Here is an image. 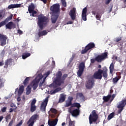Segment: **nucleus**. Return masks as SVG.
<instances>
[{"mask_svg":"<svg viewBox=\"0 0 126 126\" xmlns=\"http://www.w3.org/2000/svg\"><path fill=\"white\" fill-rule=\"evenodd\" d=\"M49 18L41 14L38 16L37 25L39 28L38 30V35L39 37H42L48 34V32L46 30H43L44 29V26L47 25V23H49Z\"/></svg>","mask_w":126,"mask_h":126,"instance_id":"f257e3e1","label":"nucleus"},{"mask_svg":"<svg viewBox=\"0 0 126 126\" xmlns=\"http://www.w3.org/2000/svg\"><path fill=\"white\" fill-rule=\"evenodd\" d=\"M63 75L62 71H58L56 74V78L54 79L53 83L49 85L50 88H57L58 86H61L62 84L64 83L66 77H67V74H64Z\"/></svg>","mask_w":126,"mask_h":126,"instance_id":"f03ea898","label":"nucleus"},{"mask_svg":"<svg viewBox=\"0 0 126 126\" xmlns=\"http://www.w3.org/2000/svg\"><path fill=\"white\" fill-rule=\"evenodd\" d=\"M102 74L104 79H106L108 77V69H107V67H104L102 69H98L97 71L94 73L92 77L94 79H94L101 80L103 77Z\"/></svg>","mask_w":126,"mask_h":126,"instance_id":"7ed1b4c3","label":"nucleus"},{"mask_svg":"<svg viewBox=\"0 0 126 126\" xmlns=\"http://www.w3.org/2000/svg\"><path fill=\"white\" fill-rule=\"evenodd\" d=\"M43 78L42 74H39L32 81V88L33 90H36L39 85V82Z\"/></svg>","mask_w":126,"mask_h":126,"instance_id":"20e7f679","label":"nucleus"},{"mask_svg":"<svg viewBox=\"0 0 126 126\" xmlns=\"http://www.w3.org/2000/svg\"><path fill=\"white\" fill-rule=\"evenodd\" d=\"M98 117H99L98 116V114L96 113V111H93L92 112V114L90 115L89 117L90 125H92L93 123H96V122H97L98 120Z\"/></svg>","mask_w":126,"mask_h":126,"instance_id":"39448f33","label":"nucleus"},{"mask_svg":"<svg viewBox=\"0 0 126 126\" xmlns=\"http://www.w3.org/2000/svg\"><path fill=\"white\" fill-rule=\"evenodd\" d=\"M108 59V52H104L95 57V61L97 63H102L103 61Z\"/></svg>","mask_w":126,"mask_h":126,"instance_id":"423d86ee","label":"nucleus"},{"mask_svg":"<svg viewBox=\"0 0 126 126\" xmlns=\"http://www.w3.org/2000/svg\"><path fill=\"white\" fill-rule=\"evenodd\" d=\"M38 118L39 115H38V114H34L32 115L27 122V125H29L28 126H33L35 123V121H37V119Z\"/></svg>","mask_w":126,"mask_h":126,"instance_id":"0eeeda50","label":"nucleus"},{"mask_svg":"<svg viewBox=\"0 0 126 126\" xmlns=\"http://www.w3.org/2000/svg\"><path fill=\"white\" fill-rule=\"evenodd\" d=\"M50 10L53 12V14H57L60 12V4L56 3L53 4L50 7Z\"/></svg>","mask_w":126,"mask_h":126,"instance_id":"6e6552de","label":"nucleus"},{"mask_svg":"<svg viewBox=\"0 0 126 126\" xmlns=\"http://www.w3.org/2000/svg\"><path fill=\"white\" fill-rule=\"evenodd\" d=\"M94 85H95V80L93 77H92L87 82L86 87L87 89H92Z\"/></svg>","mask_w":126,"mask_h":126,"instance_id":"1a4fd4ad","label":"nucleus"},{"mask_svg":"<svg viewBox=\"0 0 126 126\" xmlns=\"http://www.w3.org/2000/svg\"><path fill=\"white\" fill-rule=\"evenodd\" d=\"M84 68H85V64L84 63L82 62L79 65V70L77 72V74L79 77H80L82 75V73L84 71Z\"/></svg>","mask_w":126,"mask_h":126,"instance_id":"9d476101","label":"nucleus"},{"mask_svg":"<svg viewBox=\"0 0 126 126\" xmlns=\"http://www.w3.org/2000/svg\"><path fill=\"white\" fill-rule=\"evenodd\" d=\"M49 98H50V97L47 96L42 102L40 106L41 111H46V108L47 107V105H48V102H49Z\"/></svg>","mask_w":126,"mask_h":126,"instance_id":"9b49d317","label":"nucleus"},{"mask_svg":"<svg viewBox=\"0 0 126 126\" xmlns=\"http://www.w3.org/2000/svg\"><path fill=\"white\" fill-rule=\"evenodd\" d=\"M6 40H7V36L0 33V42L2 47L6 45Z\"/></svg>","mask_w":126,"mask_h":126,"instance_id":"f8f14e48","label":"nucleus"},{"mask_svg":"<svg viewBox=\"0 0 126 126\" xmlns=\"http://www.w3.org/2000/svg\"><path fill=\"white\" fill-rule=\"evenodd\" d=\"M72 108H77L73 110V111H79L80 108H81V105H80V103L75 102L72 104L71 107L69 108L68 111H71Z\"/></svg>","mask_w":126,"mask_h":126,"instance_id":"ddd939ff","label":"nucleus"},{"mask_svg":"<svg viewBox=\"0 0 126 126\" xmlns=\"http://www.w3.org/2000/svg\"><path fill=\"white\" fill-rule=\"evenodd\" d=\"M69 15L72 20H75V18H76V8L74 7L70 10Z\"/></svg>","mask_w":126,"mask_h":126,"instance_id":"4468645a","label":"nucleus"},{"mask_svg":"<svg viewBox=\"0 0 126 126\" xmlns=\"http://www.w3.org/2000/svg\"><path fill=\"white\" fill-rule=\"evenodd\" d=\"M13 17V15L11 14L8 18H6L5 20L1 22L0 23V28L2 26H4L6 24H7V22L9 21V20H11L12 19V17Z\"/></svg>","mask_w":126,"mask_h":126,"instance_id":"2eb2a0df","label":"nucleus"},{"mask_svg":"<svg viewBox=\"0 0 126 126\" xmlns=\"http://www.w3.org/2000/svg\"><path fill=\"white\" fill-rule=\"evenodd\" d=\"M60 13L53 14L51 18V21L53 24H55L57 22Z\"/></svg>","mask_w":126,"mask_h":126,"instance_id":"dca6fc26","label":"nucleus"},{"mask_svg":"<svg viewBox=\"0 0 126 126\" xmlns=\"http://www.w3.org/2000/svg\"><path fill=\"white\" fill-rule=\"evenodd\" d=\"M126 105V99L123 100H122L121 102L119 103V104L118 105L117 108L119 109V111H123Z\"/></svg>","mask_w":126,"mask_h":126,"instance_id":"f3484780","label":"nucleus"},{"mask_svg":"<svg viewBox=\"0 0 126 126\" xmlns=\"http://www.w3.org/2000/svg\"><path fill=\"white\" fill-rule=\"evenodd\" d=\"M6 29H9L10 30L11 29H14L15 28V24L13 23V22H9L7 24L5 25Z\"/></svg>","mask_w":126,"mask_h":126,"instance_id":"a211bd4d","label":"nucleus"},{"mask_svg":"<svg viewBox=\"0 0 126 126\" xmlns=\"http://www.w3.org/2000/svg\"><path fill=\"white\" fill-rule=\"evenodd\" d=\"M72 100H73V97L72 96H69L68 99L66 101L65 107L71 106L72 105Z\"/></svg>","mask_w":126,"mask_h":126,"instance_id":"6ab92c4d","label":"nucleus"},{"mask_svg":"<svg viewBox=\"0 0 126 126\" xmlns=\"http://www.w3.org/2000/svg\"><path fill=\"white\" fill-rule=\"evenodd\" d=\"M66 95L64 94H61L59 100V103H63L65 101Z\"/></svg>","mask_w":126,"mask_h":126,"instance_id":"aec40b11","label":"nucleus"},{"mask_svg":"<svg viewBox=\"0 0 126 126\" xmlns=\"http://www.w3.org/2000/svg\"><path fill=\"white\" fill-rule=\"evenodd\" d=\"M58 121H59V119H58V118L56 119L54 121H51V120H49L48 125L49 126H57V124H58Z\"/></svg>","mask_w":126,"mask_h":126,"instance_id":"412c9836","label":"nucleus"},{"mask_svg":"<svg viewBox=\"0 0 126 126\" xmlns=\"http://www.w3.org/2000/svg\"><path fill=\"white\" fill-rule=\"evenodd\" d=\"M12 63V59L10 58L5 61L4 66V68H7L8 67L9 64H11Z\"/></svg>","mask_w":126,"mask_h":126,"instance_id":"4be33fe9","label":"nucleus"},{"mask_svg":"<svg viewBox=\"0 0 126 126\" xmlns=\"http://www.w3.org/2000/svg\"><path fill=\"white\" fill-rule=\"evenodd\" d=\"M43 86V88L47 87V83H46V77L43 78L42 81H40L39 84V87L41 88Z\"/></svg>","mask_w":126,"mask_h":126,"instance_id":"5701e85b","label":"nucleus"},{"mask_svg":"<svg viewBox=\"0 0 126 126\" xmlns=\"http://www.w3.org/2000/svg\"><path fill=\"white\" fill-rule=\"evenodd\" d=\"M55 89L54 91H50V94L51 95H54V94H56V93H58V92H59V91H62V88H58L56 87V88H54Z\"/></svg>","mask_w":126,"mask_h":126,"instance_id":"b1692460","label":"nucleus"},{"mask_svg":"<svg viewBox=\"0 0 126 126\" xmlns=\"http://www.w3.org/2000/svg\"><path fill=\"white\" fill-rule=\"evenodd\" d=\"M69 113L71 114L72 117H77V116H79V114L80 113V111H69Z\"/></svg>","mask_w":126,"mask_h":126,"instance_id":"393cba45","label":"nucleus"},{"mask_svg":"<svg viewBox=\"0 0 126 126\" xmlns=\"http://www.w3.org/2000/svg\"><path fill=\"white\" fill-rule=\"evenodd\" d=\"M20 6H21V4H11L8 6V8L9 9H11V8H17L18 7H20Z\"/></svg>","mask_w":126,"mask_h":126,"instance_id":"a878e982","label":"nucleus"},{"mask_svg":"<svg viewBox=\"0 0 126 126\" xmlns=\"http://www.w3.org/2000/svg\"><path fill=\"white\" fill-rule=\"evenodd\" d=\"M86 47L89 50H91V49L95 48V43L94 42H90Z\"/></svg>","mask_w":126,"mask_h":126,"instance_id":"bb28decb","label":"nucleus"},{"mask_svg":"<svg viewBox=\"0 0 126 126\" xmlns=\"http://www.w3.org/2000/svg\"><path fill=\"white\" fill-rule=\"evenodd\" d=\"M35 9V6L34 5V4L33 3H31V5L29 6L28 8V11L29 13H31L33 10Z\"/></svg>","mask_w":126,"mask_h":126,"instance_id":"cd10ccee","label":"nucleus"},{"mask_svg":"<svg viewBox=\"0 0 126 126\" xmlns=\"http://www.w3.org/2000/svg\"><path fill=\"white\" fill-rule=\"evenodd\" d=\"M121 77L122 76H121V74H120L118 76L113 78L112 81L114 84H116V83H118V81L121 79Z\"/></svg>","mask_w":126,"mask_h":126,"instance_id":"c85d7f7f","label":"nucleus"},{"mask_svg":"<svg viewBox=\"0 0 126 126\" xmlns=\"http://www.w3.org/2000/svg\"><path fill=\"white\" fill-rule=\"evenodd\" d=\"M23 91H24V86L22 85L20 87L18 91V95L19 96L22 95V93H23Z\"/></svg>","mask_w":126,"mask_h":126,"instance_id":"c756f323","label":"nucleus"},{"mask_svg":"<svg viewBox=\"0 0 126 126\" xmlns=\"http://www.w3.org/2000/svg\"><path fill=\"white\" fill-rule=\"evenodd\" d=\"M111 97H112L111 94H108L106 96H104L103 97V101H104L105 102H108L109 100H110V99L111 98Z\"/></svg>","mask_w":126,"mask_h":126,"instance_id":"7c9ffc66","label":"nucleus"},{"mask_svg":"<svg viewBox=\"0 0 126 126\" xmlns=\"http://www.w3.org/2000/svg\"><path fill=\"white\" fill-rule=\"evenodd\" d=\"M29 80H30V77H27L26 78L23 82V84L25 86H27V85L29 83Z\"/></svg>","mask_w":126,"mask_h":126,"instance_id":"2f4dec72","label":"nucleus"},{"mask_svg":"<svg viewBox=\"0 0 126 126\" xmlns=\"http://www.w3.org/2000/svg\"><path fill=\"white\" fill-rule=\"evenodd\" d=\"M114 63H112L109 67V69H110V73H113L114 72Z\"/></svg>","mask_w":126,"mask_h":126,"instance_id":"473e14b6","label":"nucleus"},{"mask_svg":"<svg viewBox=\"0 0 126 126\" xmlns=\"http://www.w3.org/2000/svg\"><path fill=\"white\" fill-rule=\"evenodd\" d=\"M31 56V54L28 53H24L22 55V59L23 60H25V59H27L28 57H30Z\"/></svg>","mask_w":126,"mask_h":126,"instance_id":"72a5a7b5","label":"nucleus"},{"mask_svg":"<svg viewBox=\"0 0 126 126\" xmlns=\"http://www.w3.org/2000/svg\"><path fill=\"white\" fill-rule=\"evenodd\" d=\"M114 117H115V112H112L108 115L107 117V120H108V121H110V120H112V119H113Z\"/></svg>","mask_w":126,"mask_h":126,"instance_id":"f704fd0d","label":"nucleus"},{"mask_svg":"<svg viewBox=\"0 0 126 126\" xmlns=\"http://www.w3.org/2000/svg\"><path fill=\"white\" fill-rule=\"evenodd\" d=\"M10 106L11 108L10 109V111H15L16 109H17V107H16L13 103H11Z\"/></svg>","mask_w":126,"mask_h":126,"instance_id":"c9c22d12","label":"nucleus"},{"mask_svg":"<svg viewBox=\"0 0 126 126\" xmlns=\"http://www.w3.org/2000/svg\"><path fill=\"white\" fill-rule=\"evenodd\" d=\"M88 51H89V50L88 49V48L86 47V46L85 47L84 49H83L81 51V54L82 55H84V54H86V53H87V52H88Z\"/></svg>","mask_w":126,"mask_h":126,"instance_id":"e433bc0d","label":"nucleus"},{"mask_svg":"<svg viewBox=\"0 0 126 126\" xmlns=\"http://www.w3.org/2000/svg\"><path fill=\"white\" fill-rule=\"evenodd\" d=\"M31 93V88L29 87V86H28L27 88V91H26V95H29Z\"/></svg>","mask_w":126,"mask_h":126,"instance_id":"4c0bfd02","label":"nucleus"},{"mask_svg":"<svg viewBox=\"0 0 126 126\" xmlns=\"http://www.w3.org/2000/svg\"><path fill=\"white\" fill-rule=\"evenodd\" d=\"M82 18L84 21H86L87 20L86 14H82Z\"/></svg>","mask_w":126,"mask_h":126,"instance_id":"58836bf2","label":"nucleus"},{"mask_svg":"<svg viewBox=\"0 0 126 126\" xmlns=\"http://www.w3.org/2000/svg\"><path fill=\"white\" fill-rule=\"evenodd\" d=\"M61 2L64 7H66V2L65 0H61Z\"/></svg>","mask_w":126,"mask_h":126,"instance_id":"ea45409f","label":"nucleus"},{"mask_svg":"<svg viewBox=\"0 0 126 126\" xmlns=\"http://www.w3.org/2000/svg\"><path fill=\"white\" fill-rule=\"evenodd\" d=\"M87 13V7H85L83 9L82 14H86Z\"/></svg>","mask_w":126,"mask_h":126,"instance_id":"a19ab883","label":"nucleus"},{"mask_svg":"<svg viewBox=\"0 0 126 126\" xmlns=\"http://www.w3.org/2000/svg\"><path fill=\"white\" fill-rule=\"evenodd\" d=\"M6 120V122H8V120H10L11 119V116H10V114H8L6 116L5 118Z\"/></svg>","mask_w":126,"mask_h":126,"instance_id":"79ce46f5","label":"nucleus"},{"mask_svg":"<svg viewBox=\"0 0 126 126\" xmlns=\"http://www.w3.org/2000/svg\"><path fill=\"white\" fill-rule=\"evenodd\" d=\"M36 108L35 105H31V111H36Z\"/></svg>","mask_w":126,"mask_h":126,"instance_id":"37998d69","label":"nucleus"},{"mask_svg":"<svg viewBox=\"0 0 126 126\" xmlns=\"http://www.w3.org/2000/svg\"><path fill=\"white\" fill-rule=\"evenodd\" d=\"M31 13H32V16L33 17H35V14H37V11H35V10H32V11L31 12Z\"/></svg>","mask_w":126,"mask_h":126,"instance_id":"c03bdc74","label":"nucleus"},{"mask_svg":"<svg viewBox=\"0 0 126 126\" xmlns=\"http://www.w3.org/2000/svg\"><path fill=\"white\" fill-rule=\"evenodd\" d=\"M122 40V37H116L115 38V42H120V41Z\"/></svg>","mask_w":126,"mask_h":126,"instance_id":"a18cd8bd","label":"nucleus"},{"mask_svg":"<svg viewBox=\"0 0 126 126\" xmlns=\"http://www.w3.org/2000/svg\"><path fill=\"white\" fill-rule=\"evenodd\" d=\"M36 100L35 99H33L32 101L31 102V105L35 106V104H36Z\"/></svg>","mask_w":126,"mask_h":126,"instance_id":"49530a36","label":"nucleus"},{"mask_svg":"<svg viewBox=\"0 0 126 126\" xmlns=\"http://www.w3.org/2000/svg\"><path fill=\"white\" fill-rule=\"evenodd\" d=\"M97 20H100V18H101V17L100 16V14H97L95 16Z\"/></svg>","mask_w":126,"mask_h":126,"instance_id":"de8ad7c7","label":"nucleus"},{"mask_svg":"<svg viewBox=\"0 0 126 126\" xmlns=\"http://www.w3.org/2000/svg\"><path fill=\"white\" fill-rule=\"evenodd\" d=\"M95 62H96V58H95V59H91V63H95Z\"/></svg>","mask_w":126,"mask_h":126,"instance_id":"09e8293b","label":"nucleus"},{"mask_svg":"<svg viewBox=\"0 0 126 126\" xmlns=\"http://www.w3.org/2000/svg\"><path fill=\"white\" fill-rule=\"evenodd\" d=\"M74 59V58H73V57H71L69 61V63H72V61H73V60Z\"/></svg>","mask_w":126,"mask_h":126,"instance_id":"8fccbe9b","label":"nucleus"},{"mask_svg":"<svg viewBox=\"0 0 126 126\" xmlns=\"http://www.w3.org/2000/svg\"><path fill=\"white\" fill-rule=\"evenodd\" d=\"M73 124V122H72V121H71V120L70 119V120L69 121V126H72Z\"/></svg>","mask_w":126,"mask_h":126,"instance_id":"3c124183","label":"nucleus"},{"mask_svg":"<svg viewBox=\"0 0 126 126\" xmlns=\"http://www.w3.org/2000/svg\"><path fill=\"white\" fill-rule=\"evenodd\" d=\"M2 87V82L1 79L0 78V89Z\"/></svg>","mask_w":126,"mask_h":126,"instance_id":"603ef678","label":"nucleus"},{"mask_svg":"<svg viewBox=\"0 0 126 126\" xmlns=\"http://www.w3.org/2000/svg\"><path fill=\"white\" fill-rule=\"evenodd\" d=\"M50 73H51V72L50 71H48L45 73V74H46V76H49V75H50Z\"/></svg>","mask_w":126,"mask_h":126,"instance_id":"864d4df0","label":"nucleus"},{"mask_svg":"<svg viewBox=\"0 0 126 126\" xmlns=\"http://www.w3.org/2000/svg\"><path fill=\"white\" fill-rule=\"evenodd\" d=\"M111 0H107L105 2V4H109L111 2Z\"/></svg>","mask_w":126,"mask_h":126,"instance_id":"5fc2aeb1","label":"nucleus"},{"mask_svg":"<svg viewBox=\"0 0 126 126\" xmlns=\"http://www.w3.org/2000/svg\"><path fill=\"white\" fill-rule=\"evenodd\" d=\"M12 124H13V120H12L10 122V123H9L8 126H12Z\"/></svg>","mask_w":126,"mask_h":126,"instance_id":"6e6d98bb","label":"nucleus"},{"mask_svg":"<svg viewBox=\"0 0 126 126\" xmlns=\"http://www.w3.org/2000/svg\"><path fill=\"white\" fill-rule=\"evenodd\" d=\"M4 64V63H3V61L0 62V66H2Z\"/></svg>","mask_w":126,"mask_h":126,"instance_id":"4d7b16f0","label":"nucleus"},{"mask_svg":"<svg viewBox=\"0 0 126 126\" xmlns=\"http://www.w3.org/2000/svg\"><path fill=\"white\" fill-rule=\"evenodd\" d=\"M18 33H19V34H22V33H23V32H22V31H21V30H18Z\"/></svg>","mask_w":126,"mask_h":126,"instance_id":"13d9d810","label":"nucleus"},{"mask_svg":"<svg viewBox=\"0 0 126 126\" xmlns=\"http://www.w3.org/2000/svg\"><path fill=\"white\" fill-rule=\"evenodd\" d=\"M4 54H5V51H4V50H2L1 53V56H4Z\"/></svg>","mask_w":126,"mask_h":126,"instance_id":"bf43d9fd","label":"nucleus"},{"mask_svg":"<svg viewBox=\"0 0 126 126\" xmlns=\"http://www.w3.org/2000/svg\"><path fill=\"white\" fill-rule=\"evenodd\" d=\"M112 10H113V5H111V7L109 9V12H112Z\"/></svg>","mask_w":126,"mask_h":126,"instance_id":"052dcab7","label":"nucleus"},{"mask_svg":"<svg viewBox=\"0 0 126 126\" xmlns=\"http://www.w3.org/2000/svg\"><path fill=\"white\" fill-rule=\"evenodd\" d=\"M75 57H76V54L73 53L72 55V57H73L74 59V58H75Z\"/></svg>","mask_w":126,"mask_h":126,"instance_id":"680f3d73","label":"nucleus"},{"mask_svg":"<svg viewBox=\"0 0 126 126\" xmlns=\"http://www.w3.org/2000/svg\"><path fill=\"white\" fill-rule=\"evenodd\" d=\"M3 119V116H1L0 117V122H1L2 121V120Z\"/></svg>","mask_w":126,"mask_h":126,"instance_id":"e2e57ef3","label":"nucleus"},{"mask_svg":"<svg viewBox=\"0 0 126 126\" xmlns=\"http://www.w3.org/2000/svg\"><path fill=\"white\" fill-rule=\"evenodd\" d=\"M72 23H73L72 22V21H69L67 22V24H72Z\"/></svg>","mask_w":126,"mask_h":126,"instance_id":"0e129e2a","label":"nucleus"},{"mask_svg":"<svg viewBox=\"0 0 126 126\" xmlns=\"http://www.w3.org/2000/svg\"><path fill=\"white\" fill-rule=\"evenodd\" d=\"M41 1H43V2L45 4L47 3V0H40Z\"/></svg>","mask_w":126,"mask_h":126,"instance_id":"69168bd1","label":"nucleus"},{"mask_svg":"<svg viewBox=\"0 0 126 126\" xmlns=\"http://www.w3.org/2000/svg\"><path fill=\"white\" fill-rule=\"evenodd\" d=\"M50 111H57L56 109L54 108H51L50 109Z\"/></svg>","mask_w":126,"mask_h":126,"instance_id":"338daca9","label":"nucleus"},{"mask_svg":"<svg viewBox=\"0 0 126 126\" xmlns=\"http://www.w3.org/2000/svg\"><path fill=\"white\" fill-rule=\"evenodd\" d=\"M1 111H6V107H3Z\"/></svg>","mask_w":126,"mask_h":126,"instance_id":"774afa93","label":"nucleus"}]
</instances>
